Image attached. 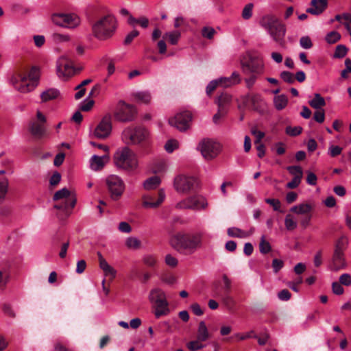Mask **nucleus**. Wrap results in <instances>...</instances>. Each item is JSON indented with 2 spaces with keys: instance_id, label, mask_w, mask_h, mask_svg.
I'll list each match as a JSON object with an SVG mask.
<instances>
[{
  "instance_id": "obj_1",
  "label": "nucleus",
  "mask_w": 351,
  "mask_h": 351,
  "mask_svg": "<svg viewBox=\"0 0 351 351\" xmlns=\"http://www.w3.org/2000/svg\"><path fill=\"white\" fill-rule=\"evenodd\" d=\"M202 234L178 232L172 236L170 243L173 248L181 254H191L200 247Z\"/></svg>"
},
{
  "instance_id": "obj_2",
  "label": "nucleus",
  "mask_w": 351,
  "mask_h": 351,
  "mask_svg": "<svg viewBox=\"0 0 351 351\" xmlns=\"http://www.w3.org/2000/svg\"><path fill=\"white\" fill-rule=\"evenodd\" d=\"M92 34L99 40L110 38L117 27V20L112 14L102 16L90 23Z\"/></svg>"
},
{
  "instance_id": "obj_3",
  "label": "nucleus",
  "mask_w": 351,
  "mask_h": 351,
  "mask_svg": "<svg viewBox=\"0 0 351 351\" xmlns=\"http://www.w3.org/2000/svg\"><path fill=\"white\" fill-rule=\"evenodd\" d=\"M38 80V69L32 66L29 71L23 68L19 71L12 78L14 88L21 93H27L37 86Z\"/></svg>"
},
{
  "instance_id": "obj_4",
  "label": "nucleus",
  "mask_w": 351,
  "mask_h": 351,
  "mask_svg": "<svg viewBox=\"0 0 351 351\" xmlns=\"http://www.w3.org/2000/svg\"><path fill=\"white\" fill-rule=\"evenodd\" d=\"M122 138L128 145H139L144 153L149 152V132L144 127L131 126L125 128L122 133Z\"/></svg>"
},
{
  "instance_id": "obj_5",
  "label": "nucleus",
  "mask_w": 351,
  "mask_h": 351,
  "mask_svg": "<svg viewBox=\"0 0 351 351\" xmlns=\"http://www.w3.org/2000/svg\"><path fill=\"white\" fill-rule=\"evenodd\" d=\"M53 199L56 202L62 200L53 206L54 208L60 210L57 216L60 219H64L71 215V210L75 207L77 202L75 195L66 188L57 191L53 196Z\"/></svg>"
},
{
  "instance_id": "obj_6",
  "label": "nucleus",
  "mask_w": 351,
  "mask_h": 351,
  "mask_svg": "<svg viewBox=\"0 0 351 351\" xmlns=\"http://www.w3.org/2000/svg\"><path fill=\"white\" fill-rule=\"evenodd\" d=\"M241 66L243 74L247 76L245 78L246 86L251 88L258 76L263 73V62L258 58L250 56L247 58L241 61Z\"/></svg>"
},
{
  "instance_id": "obj_7",
  "label": "nucleus",
  "mask_w": 351,
  "mask_h": 351,
  "mask_svg": "<svg viewBox=\"0 0 351 351\" xmlns=\"http://www.w3.org/2000/svg\"><path fill=\"white\" fill-rule=\"evenodd\" d=\"M261 25L268 31L274 40L281 46L285 45L286 28L274 15H267L262 18Z\"/></svg>"
},
{
  "instance_id": "obj_8",
  "label": "nucleus",
  "mask_w": 351,
  "mask_h": 351,
  "mask_svg": "<svg viewBox=\"0 0 351 351\" xmlns=\"http://www.w3.org/2000/svg\"><path fill=\"white\" fill-rule=\"evenodd\" d=\"M149 301L155 309L156 318L169 314L170 310L165 293L160 288L152 289L148 296Z\"/></svg>"
},
{
  "instance_id": "obj_9",
  "label": "nucleus",
  "mask_w": 351,
  "mask_h": 351,
  "mask_svg": "<svg viewBox=\"0 0 351 351\" xmlns=\"http://www.w3.org/2000/svg\"><path fill=\"white\" fill-rule=\"evenodd\" d=\"M114 163L118 168L133 171L138 166L136 154L128 147H124L114 155Z\"/></svg>"
},
{
  "instance_id": "obj_10",
  "label": "nucleus",
  "mask_w": 351,
  "mask_h": 351,
  "mask_svg": "<svg viewBox=\"0 0 351 351\" xmlns=\"http://www.w3.org/2000/svg\"><path fill=\"white\" fill-rule=\"evenodd\" d=\"M174 188L178 193H189L195 192L199 186L197 179L193 176L179 175L174 179Z\"/></svg>"
},
{
  "instance_id": "obj_11",
  "label": "nucleus",
  "mask_w": 351,
  "mask_h": 351,
  "mask_svg": "<svg viewBox=\"0 0 351 351\" xmlns=\"http://www.w3.org/2000/svg\"><path fill=\"white\" fill-rule=\"evenodd\" d=\"M46 121L45 115L38 110L36 112V119L29 122V131L36 140H40L47 136L48 133L45 128Z\"/></svg>"
},
{
  "instance_id": "obj_12",
  "label": "nucleus",
  "mask_w": 351,
  "mask_h": 351,
  "mask_svg": "<svg viewBox=\"0 0 351 351\" xmlns=\"http://www.w3.org/2000/svg\"><path fill=\"white\" fill-rule=\"evenodd\" d=\"M106 183L111 199H119L125 189V184L122 179L116 175H110L107 177Z\"/></svg>"
},
{
  "instance_id": "obj_13",
  "label": "nucleus",
  "mask_w": 351,
  "mask_h": 351,
  "mask_svg": "<svg viewBox=\"0 0 351 351\" xmlns=\"http://www.w3.org/2000/svg\"><path fill=\"white\" fill-rule=\"evenodd\" d=\"M198 149L202 156L207 160H213L220 152V145L210 139H204L198 145Z\"/></svg>"
},
{
  "instance_id": "obj_14",
  "label": "nucleus",
  "mask_w": 351,
  "mask_h": 351,
  "mask_svg": "<svg viewBox=\"0 0 351 351\" xmlns=\"http://www.w3.org/2000/svg\"><path fill=\"white\" fill-rule=\"evenodd\" d=\"M345 248L346 247L343 239H339L335 245L332 263L330 265V270L337 271L346 267V263L343 253Z\"/></svg>"
},
{
  "instance_id": "obj_15",
  "label": "nucleus",
  "mask_w": 351,
  "mask_h": 351,
  "mask_svg": "<svg viewBox=\"0 0 351 351\" xmlns=\"http://www.w3.org/2000/svg\"><path fill=\"white\" fill-rule=\"evenodd\" d=\"M51 21L57 25L68 28H74L80 23V19L74 14L54 13Z\"/></svg>"
},
{
  "instance_id": "obj_16",
  "label": "nucleus",
  "mask_w": 351,
  "mask_h": 351,
  "mask_svg": "<svg viewBox=\"0 0 351 351\" xmlns=\"http://www.w3.org/2000/svg\"><path fill=\"white\" fill-rule=\"evenodd\" d=\"M136 114L135 108L130 104H125L123 101L119 102V109L114 113V117L123 122H129L134 119Z\"/></svg>"
},
{
  "instance_id": "obj_17",
  "label": "nucleus",
  "mask_w": 351,
  "mask_h": 351,
  "mask_svg": "<svg viewBox=\"0 0 351 351\" xmlns=\"http://www.w3.org/2000/svg\"><path fill=\"white\" fill-rule=\"evenodd\" d=\"M243 103L250 109L261 114L265 112V102L259 94H247L243 97Z\"/></svg>"
},
{
  "instance_id": "obj_18",
  "label": "nucleus",
  "mask_w": 351,
  "mask_h": 351,
  "mask_svg": "<svg viewBox=\"0 0 351 351\" xmlns=\"http://www.w3.org/2000/svg\"><path fill=\"white\" fill-rule=\"evenodd\" d=\"M112 116L110 114H106L96 126L94 130V135L99 139L108 138L112 131Z\"/></svg>"
},
{
  "instance_id": "obj_19",
  "label": "nucleus",
  "mask_w": 351,
  "mask_h": 351,
  "mask_svg": "<svg viewBox=\"0 0 351 351\" xmlns=\"http://www.w3.org/2000/svg\"><path fill=\"white\" fill-rule=\"evenodd\" d=\"M207 206L206 199L201 195H193L180 202L176 207L180 209H204Z\"/></svg>"
},
{
  "instance_id": "obj_20",
  "label": "nucleus",
  "mask_w": 351,
  "mask_h": 351,
  "mask_svg": "<svg viewBox=\"0 0 351 351\" xmlns=\"http://www.w3.org/2000/svg\"><path fill=\"white\" fill-rule=\"evenodd\" d=\"M191 120V113L188 111H184L171 118L169 123L171 125L176 127L180 131L184 132L189 128Z\"/></svg>"
},
{
  "instance_id": "obj_21",
  "label": "nucleus",
  "mask_w": 351,
  "mask_h": 351,
  "mask_svg": "<svg viewBox=\"0 0 351 351\" xmlns=\"http://www.w3.org/2000/svg\"><path fill=\"white\" fill-rule=\"evenodd\" d=\"M57 73L60 77L68 78L75 73L72 61L66 56H62L58 61Z\"/></svg>"
},
{
  "instance_id": "obj_22",
  "label": "nucleus",
  "mask_w": 351,
  "mask_h": 351,
  "mask_svg": "<svg viewBox=\"0 0 351 351\" xmlns=\"http://www.w3.org/2000/svg\"><path fill=\"white\" fill-rule=\"evenodd\" d=\"M165 197V194L162 189L152 194L143 195V205L145 208H157L163 202Z\"/></svg>"
},
{
  "instance_id": "obj_23",
  "label": "nucleus",
  "mask_w": 351,
  "mask_h": 351,
  "mask_svg": "<svg viewBox=\"0 0 351 351\" xmlns=\"http://www.w3.org/2000/svg\"><path fill=\"white\" fill-rule=\"evenodd\" d=\"M328 7V0H311V7L306 9V12L313 15L321 14Z\"/></svg>"
},
{
  "instance_id": "obj_24",
  "label": "nucleus",
  "mask_w": 351,
  "mask_h": 351,
  "mask_svg": "<svg viewBox=\"0 0 351 351\" xmlns=\"http://www.w3.org/2000/svg\"><path fill=\"white\" fill-rule=\"evenodd\" d=\"M97 256L99 267L103 270L105 276H110V281H112L116 276V270L107 263L99 252H97Z\"/></svg>"
},
{
  "instance_id": "obj_25",
  "label": "nucleus",
  "mask_w": 351,
  "mask_h": 351,
  "mask_svg": "<svg viewBox=\"0 0 351 351\" xmlns=\"http://www.w3.org/2000/svg\"><path fill=\"white\" fill-rule=\"evenodd\" d=\"M219 82V86L223 88H228L232 86L238 84L241 82L240 74L234 71L232 73L230 77H221L218 79Z\"/></svg>"
},
{
  "instance_id": "obj_26",
  "label": "nucleus",
  "mask_w": 351,
  "mask_h": 351,
  "mask_svg": "<svg viewBox=\"0 0 351 351\" xmlns=\"http://www.w3.org/2000/svg\"><path fill=\"white\" fill-rule=\"evenodd\" d=\"M109 157L108 154H104L102 156L94 155L90 160V168L94 171H99L102 169L105 164L108 161Z\"/></svg>"
},
{
  "instance_id": "obj_27",
  "label": "nucleus",
  "mask_w": 351,
  "mask_h": 351,
  "mask_svg": "<svg viewBox=\"0 0 351 351\" xmlns=\"http://www.w3.org/2000/svg\"><path fill=\"white\" fill-rule=\"evenodd\" d=\"M232 101V96L227 93H222L216 99L215 103L218 108H223V110L228 112L229 106Z\"/></svg>"
},
{
  "instance_id": "obj_28",
  "label": "nucleus",
  "mask_w": 351,
  "mask_h": 351,
  "mask_svg": "<svg viewBox=\"0 0 351 351\" xmlns=\"http://www.w3.org/2000/svg\"><path fill=\"white\" fill-rule=\"evenodd\" d=\"M313 209V206L308 203H302L291 208L290 211L298 215H304L311 214Z\"/></svg>"
},
{
  "instance_id": "obj_29",
  "label": "nucleus",
  "mask_w": 351,
  "mask_h": 351,
  "mask_svg": "<svg viewBox=\"0 0 351 351\" xmlns=\"http://www.w3.org/2000/svg\"><path fill=\"white\" fill-rule=\"evenodd\" d=\"M9 189V180L5 177H0V204L6 199Z\"/></svg>"
},
{
  "instance_id": "obj_30",
  "label": "nucleus",
  "mask_w": 351,
  "mask_h": 351,
  "mask_svg": "<svg viewBox=\"0 0 351 351\" xmlns=\"http://www.w3.org/2000/svg\"><path fill=\"white\" fill-rule=\"evenodd\" d=\"M59 95L60 92L56 88H49L43 92L40 95V97L43 102H47L57 98Z\"/></svg>"
},
{
  "instance_id": "obj_31",
  "label": "nucleus",
  "mask_w": 351,
  "mask_h": 351,
  "mask_svg": "<svg viewBox=\"0 0 351 351\" xmlns=\"http://www.w3.org/2000/svg\"><path fill=\"white\" fill-rule=\"evenodd\" d=\"M308 104L314 109L319 110L326 106V101L319 93H315L314 98L308 101Z\"/></svg>"
},
{
  "instance_id": "obj_32",
  "label": "nucleus",
  "mask_w": 351,
  "mask_h": 351,
  "mask_svg": "<svg viewBox=\"0 0 351 351\" xmlns=\"http://www.w3.org/2000/svg\"><path fill=\"white\" fill-rule=\"evenodd\" d=\"M160 184V179L158 176H154L147 179L143 183V187L146 190L156 189Z\"/></svg>"
},
{
  "instance_id": "obj_33",
  "label": "nucleus",
  "mask_w": 351,
  "mask_h": 351,
  "mask_svg": "<svg viewBox=\"0 0 351 351\" xmlns=\"http://www.w3.org/2000/svg\"><path fill=\"white\" fill-rule=\"evenodd\" d=\"M274 106L278 110H282L285 108L288 104V98L285 95H280L274 98Z\"/></svg>"
},
{
  "instance_id": "obj_34",
  "label": "nucleus",
  "mask_w": 351,
  "mask_h": 351,
  "mask_svg": "<svg viewBox=\"0 0 351 351\" xmlns=\"http://www.w3.org/2000/svg\"><path fill=\"white\" fill-rule=\"evenodd\" d=\"M128 23L132 27H134L136 24H138L143 28H147L149 25V20L145 16H141L139 19H135L132 16H130L128 19Z\"/></svg>"
},
{
  "instance_id": "obj_35",
  "label": "nucleus",
  "mask_w": 351,
  "mask_h": 351,
  "mask_svg": "<svg viewBox=\"0 0 351 351\" xmlns=\"http://www.w3.org/2000/svg\"><path fill=\"white\" fill-rule=\"evenodd\" d=\"M227 234L230 237L235 238H247L250 236V234L236 227L229 228L227 230Z\"/></svg>"
},
{
  "instance_id": "obj_36",
  "label": "nucleus",
  "mask_w": 351,
  "mask_h": 351,
  "mask_svg": "<svg viewBox=\"0 0 351 351\" xmlns=\"http://www.w3.org/2000/svg\"><path fill=\"white\" fill-rule=\"evenodd\" d=\"M209 337L210 335L204 322H200L197 330V339L200 341H205L209 338Z\"/></svg>"
},
{
  "instance_id": "obj_37",
  "label": "nucleus",
  "mask_w": 351,
  "mask_h": 351,
  "mask_svg": "<svg viewBox=\"0 0 351 351\" xmlns=\"http://www.w3.org/2000/svg\"><path fill=\"white\" fill-rule=\"evenodd\" d=\"M180 38V33L178 31L167 32L162 36V38L167 40L171 45H176Z\"/></svg>"
},
{
  "instance_id": "obj_38",
  "label": "nucleus",
  "mask_w": 351,
  "mask_h": 351,
  "mask_svg": "<svg viewBox=\"0 0 351 351\" xmlns=\"http://www.w3.org/2000/svg\"><path fill=\"white\" fill-rule=\"evenodd\" d=\"M203 341L197 339L188 342L186 346L190 351H197L204 348L205 346L202 343Z\"/></svg>"
},
{
  "instance_id": "obj_39",
  "label": "nucleus",
  "mask_w": 351,
  "mask_h": 351,
  "mask_svg": "<svg viewBox=\"0 0 351 351\" xmlns=\"http://www.w3.org/2000/svg\"><path fill=\"white\" fill-rule=\"evenodd\" d=\"M223 290L220 293H216L217 295H230L231 292V281L228 278L226 275H223Z\"/></svg>"
},
{
  "instance_id": "obj_40",
  "label": "nucleus",
  "mask_w": 351,
  "mask_h": 351,
  "mask_svg": "<svg viewBox=\"0 0 351 351\" xmlns=\"http://www.w3.org/2000/svg\"><path fill=\"white\" fill-rule=\"evenodd\" d=\"M253 8L254 4L252 3L246 4L242 10V18L245 20L250 19L252 16Z\"/></svg>"
},
{
  "instance_id": "obj_41",
  "label": "nucleus",
  "mask_w": 351,
  "mask_h": 351,
  "mask_svg": "<svg viewBox=\"0 0 351 351\" xmlns=\"http://www.w3.org/2000/svg\"><path fill=\"white\" fill-rule=\"evenodd\" d=\"M285 225L288 230H293L297 228V222L291 214H287L285 219Z\"/></svg>"
},
{
  "instance_id": "obj_42",
  "label": "nucleus",
  "mask_w": 351,
  "mask_h": 351,
  "mask_svg": "<svg viewBox=\"0 0 351 351\" xmlns=\"http://www.w3.org/2000/svg\"><path fill=\"white\" fill-rule=\"evenodd\" d=\"M271 250V247L269 243L265 239L264 237H262L259 243V250L261 253L265 254L269 252Z\"/></svg>"
},
{
  "instance_id": "obj_43",
  "label": "nucleus",
  "mask_w": 351,
  "mask_h": 351,
  "mask_svg": "<svg viewBox=\"0 0 351 351\" xmlns=\"http://www.w3.org/2000/svg\"><path fill=\"white\" fill-rule=\"evenodd\" d=\"M340 39L341 35L336 31L330 32L329 34H327L326 37V42L330 44L335 43Z\"/></svg>"
},
{
  "instance_id": "obj_44",
  "label": "nucleus",
  "mask_w": 351,
  "mask_h": 351,
  "mask_svg": "<svg viewBox=\"0 0 351 351\" xmlns=\"http://www.w3.org/2000/svg\"><path fill=\"white\" fill-rule=\"evenodd\" d=\"M348 52V48L343 45H339L337 46L334 57L337 58H342L346 56Z\"/></svg>"
},
{
  "instance_id": "obj_45",
  "label": "nucleus",
  "mask_w": 351,
  "mask_h": 351,
  "mask_svg": "<svg viewBox=\"0 0 351 351\" xmlns=\"http://www.w3.org/2000/svg\"><path fill=\"white\" fill-rule=\"evenodd\" d=\"M218 296L221 298L223 303L227 308L230 309L234 306V300L230 295H219Z\"/></svg>"
},
{
  "instance_id": "obj_46",
  "label": "nucleus",
  "mask_w": 351,
  "mask_h": 351,
  "mask_svg": "<svg viewBox=\"0 0 351 351\" xmlns=\"http://www.w3.org/2000/svg\"><path fill=\"white\" fill-rule=\"evenodd\" d=\"M280 75L281 79L284 82H285L289 84H292L295 82L294 75L293 73H291L289 71H282L280 73Z\"/></svg>"
},
{
  "instance_id": "obj_47",
  "label": "nucleus",
  "mask_w": 351,
  "mask_h": 351,
  "mask_svg": "<svg viewBox=\"0 0 351 351\" xmlns=\"http://www.w3.org/2000/svg\"><path fill=\"white\" fill-rule=\"evenodd\" d=\"M134 97L144 104H148L151 99L150 94L147 92L137 93L134 95Z\"/></svg>"
},
{
  "instance_id": "obj_48",
  "label": "nucleus",
  "mask_w": 351,
  "mask_h": 351,
  "mask_svg": "<svg viewBox=\"0 0 351 351\" xmlns=\"http://www.w3.org/2000/svg\"><path fill=\"white\" fill-rule=\"evenodd\" d=\"M302 178V174L300 173L298 176L293 177L292 180L287 184V187L291 189L297 188L300 184Z\"/></svg>"
},
{
  "instance_id": "obj_49",
  "label": "nucleus",
  "mask_w": 351,
  "mask_h": 351,
  "mask_svg": "<svg viewBox=\"0 0 351 351\" xmlns=\"http://www.w3.org/2000/svg\"><path fill=\"white\" fill-rule=\"evenodd\" d=\"M141 241L136 238L130 237L126 240V245L129 248L138 249L141 247Z\"/></svg>"
},
{
  "instance_id": "obj_50",
  "label": "nucleus",
  "mask_w": 351,
  "mask_h": 351,
  "mask_svg": "<svg viewBox=\"0 0 351 351\" xmlns=\"http://www.w3.org/2000/svg\"><path fill=\"white\" fill-rule=\"evenodd\" d=\"M345 66L346 68L341 72V76L343 79H347L348 77V73H351V60L350 58L346 59Z\"/></svg>"
},
{
  "instance_id": "obj_51",
  "label": "nucleus",
  "mask_w": 351,
  "mask_h": 351,
  "mask_svg": "<svg viewBox=\"0 0 351 351\" xmlns=\"http://www.w3.org/2000/svg\"><path fill=\"white\" fill-rule=\"evenodd\" d=\"M302 131V128L301 127H291L287 126L286 128L285 132L287 134L291 136H296L299 135Z\"/></svg>"
},
{
  "instance_id": "obj_52",
  "label": "nucleus",
  "mask_w": 351,
  "mask_h": 351,
  "mask_svg": "<svg viewBox=\"0 0 351 351\" xmlns=\"http://www.w3.org/2000/svg\"><path fill=\"white\" fill-rule=\"evenodd\" d=\"M251 133L256 137V140L254 141L255 144H258L265 137V133L258 130L256 127L251 129Z\"/></svg>"
},
{
  "instance_id": "obj_53",
  "label": "nucleus",
  "mask_w": 351,
  "mask_h": 351,
  "mask_svg": "<svg viewBox=\"0 0 351 351\" xmlns=\"http://www.w3.org/2000/svg\"><path fill=\"white\" fill-rule=\"evenodd\" d=\"M143 261L145 265L149 267H154L157 263L156 258L152 255L145 256L143 258Z\"/></svg>"
},
{
  "instance_id": "obj_54",
  "label": "nucleus",
  "mask_w": 351,
  "mask_h": 351,
  "mask_svg": "<svg viewBox=\"0 0 351 351\" xmlns=\"http://www.w3.org/2000/svg\"><path fill=\"white\" fill-rule=\"evenodd\" d=\"M300 45L302 48L306 49H311L313 46L311 40L308 36H302L300 39Z\"/></svg>"
},
{
  "instance_id": "obj_55",
  "label": "nucleus",
  "mask_w": 351,
  "mask_h": 351,
  "mask_svg": "<svg viewBox=\"0 0 351 351\" xmlns=\"http://www.w3.org/2000/svg\"><path fill=\"white\" fill-rule=\"evenodd\" d=\"M139 35V32L136 29L132 30L131 32H130L125 37L124 40V45H130L132 40L137 37Z\"/></svg>"
},
{
  "instance_id": "obj_56",
  "label": "nucleus",
  "mask_w": 351,
  "mask_h": 351,
  "mask_svg": "<svg viewBox=\"0 0 351 351\" xmlns=\"http://www.w3.org/2000/svg\"><path fill=\"white\" fill-rule=\"evenodd\" d=\"M265 202L271 206L275 211L282 212L280 208V202L277 199L267 198Z\"/></svg>"
},
{
  "instance_id": "obj_57",
  "label": "nucleus",
  "mask_w": 351,
  "mask_h": 351,
  "mask_svg": "<svg viewBox=\"0 0 351 351\" xmlns=\"http://www.w3.org/2000/svg\"><path fill=\"white\" fill-rule=\"evenodd\" d=\"M216 33L215 30L213 27H204L202 29V36L208 39H212Z\"/></svg>"
},
{
  "instance_id": "obj_58",
  "label": "nucleus",
  "mask_w": 351,
  "mask_h": 351,
  "mask_svg": "<svg viewBox=\"0 0 351 351\" xmlns=\"http://www.w3.org/2000/svg\"><path fill=\"white\" fill-rule=\"evenodd\" d=\"M178 141L176 140H169L165 145V148L169 153L173 152L178 147Z\"/></svg>"
},
{
  "instance_id": "obj_59",
  "label": "nucleus",
  "mask_w": 351,
  "mask_h": 351,
  "mask_svg": "<svg viewBox=\"0 0 351 351\" xmlns=\"http://www.w3.org/2000/svg\"><path fill=\"white\" fill-rule=\"evenodd\" d=\"M219 86V82L218 79L213 80L209 82L208 86H206V93L210 95L217 88V87Z\"/></svg>"
},
{
  "instance_id": "obj_60",
  "label": "nucleus",
  "mask_w": 351,
  "mask_h": 351,
  "mask_svg": "<svg viewBox=\"0 0 351 351\" xmlns=\"http://www.w3.org/2000/svg\"><path fill=\"white\" fill-rule=\"evenodd\" d=\"M272 268L274 273H278L284 266V262L278 258H274L272 261Z\"/></svg>"
},
{
  "instance_id": "obj_61",
  "label": "nucleus",
  "mask_w": 351,
  "mask_h": 351,
  "mask_svg": "<svg viewBox=\"0 0 351 351\" xmlns=\"http://www.w3.org/2000/svg\"><path fill=\"white\" fill-rule=\"evenodd\" d=\"M312 218V214H308L304 215H301L300 218V223L302 228H306L310 223V221Z\"/></svg>"
},
{
  "instance_id": "obj_62",
  "label": "nucleus",
  "mask_w": 351,
  "mask_h": 351,
  "mask_svg": "<svg viewBox=\"0 0 351 351\" xmlns=\"http://www.w3.org/2000/svg\"><path fill=\"white\" fill-rule=\"evenodd\" d=\"M287 169L293 177L298 176L300 173L303 175L302 169L299 166H289Z\"/></svg>"
},
{
  "instance_id": "obj_63",
  "label": "nucleus",
  "mask_w": 351,
  "mask_h": 351,
  "mask_svg": "<svg viewBox=\"0 0 351 351\" xmlns=\"http://www.w3.org/2000/svg\"><path fill=\"white\" fill-rule=\"evenodd\" d=\"M339 284L345 285V286H349L351 285V276L348 274H343L340 276L339 277Z\"/></svg>"
},
{
  "instance_id": "obj_64",
  "label": "nucleus",
  "mask_w": 351,
  "mask_h": 351,
  "mask_svg": "<svg viewBox=\"0 0 351 351\" xmlns=\"http://www.w3.org/2000/svg\"><path fill=\"white\" fill-rule=\"evenodd\" d=\"M342 148L338 145H331L329 148V154L331 157H336L341 154Z\"/></svg>"
}]
</instances>
